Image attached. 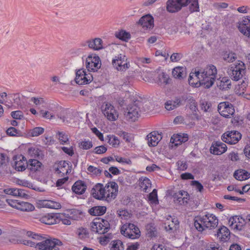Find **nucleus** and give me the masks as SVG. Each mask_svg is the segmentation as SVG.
<instances>
[{
    "mask_svg": "<svg viewBox=\"0 0 250 250\" xmlns=\"http://www.w3.org/2000/svg\"><path fill=\"white\" fill-rule=\"evenodd\" d=\"M133 99L136 100L133 96H131L130 92H127L125 93L124 97H120L117 100V102L121 107L124 108V106L127 107L129 104L133 103Z\"/></svg>",
    "mask_w": 250,
    "mask_h": 250,
    "instance_id": "473e14b6",
    "label": "nucleus"
},
{
    "mask_svg": "<svg viewBox=\"0 0 250 250\" xmlns=\"http://www.w3.org/2000/svg\"><path fill=\"white\" fill-rule=\"evenodd\" d=\"M86 67L88 72H97L101 66V60L96 54H89L86 60Z\"/></svg>",
    "mask_w": 250,
    "mask_h": 250,
    "instance_id": "1a4fd4ad",
    "label": "nucleus"
},
{
    "mask_svg": "<svg viewBox=\"0 0 250 250\" xmlns=\"http://www.w3.org/2000/svg\"><path fill=\"white\" fill-rule=\"evenodd\" d=\"M188 9L190 14L199 12L200 6L199 2H194L191 1L189 4Z\"/></svg>",
    "mask_w": 250,
    "mask_h": 250,
    "instance_id": "4d7b16f0",
    "label": "nucleus"
},
{
    "mask_svg": "<svg viewBox=\"0 0 250 250\" xmlns=\"http://www.w3.org/2000/svg\"><path fill=\"white\" fill-rule=\"evenodd\" d=\"M174 201L179 205L186 206L189 200V195L184 190H179L173 195Z\"/></svg>",
    "mask_w": 250,
    "mask_h": 250,
    "instance_id": "6ab92c4d",
    "label": "nucleus"
},
{
    "mask_svg": "<svg viewBox=\"0 0 250 250\" xmlns=\"http://www.w3.org/2000/svg\"><path fill=\"white\" fill-rule=\"evenodd\" d=\"M234 177L237 180L242 181L250 177V173H234Z\"/></svg>",
    "mask_w": 250,
    "mask_h": 250,
    "instance_id": "6e6d98bb",
    "label": "nucleus"
},
{
    "mask_svg": "<svg viewBox=\"0 0 250 250\" xmlns=\"http://www.w3.org/2000/svg\"><path fill=\"white\" fill-rule=\"evenodd\" d=\"M249 83V79L248 76H244V80H243L240 84L238 85V88H235L236 93L237 94H239V91L241 89H242V91H245L246 90V88L248 85Z\"/></svg>",
    "mask_w": 250,
    "mask_h": 250,
    "instance_id": "3c124183",
    "label": "nucleus"
},
{
    "mask_svg": "<svg viewBox=\"0 0 250 250\" xmlns=\"http://www.w3.org/2000/svg\"><path fill=\"white\" fill-rule=\"evenodd\" d=\"M29 176L32 179L43 183H46L48 181V176L46 173H30Z\"/></svg>",
    "mask_w": 250,
    "mask_h": 250,
    "instance_id": "37998d69",
    "label": "nucleus"
},
{
    "mask_svg": "<svg viewBox=\"0 0 250 250\" xmlns=\"http://www.w3.org/2000/svg\"><path fill=\"white\" fill-rule=\"evenodd\" d=\"M44 131V128L42 127H35L31 130L30 135L32 137H37L42 134Z\"/></svg>",
    "mask_w": 250,
    "mask_h": 250,
    "instance_id": "052dcab7",
    "label": "nucleus"
},
{
    "mask_svg": "<svg viewBox=\"0 0 250 250\" xmlns=\"http://www.w3.org/2000/svg\"><path fill=\"white\" fill-rule=\"evenodd\" d=\"M230 234V233L228 228L223 226L218 229L216 235L221 242H226L229 240Z\"/></svg>",
    "mask_w": 250,
    "mask_h": 250,
    "instance_id": "bb28decb",
    "label": "nucleus"
},
{
    "mask_svg": "<svg viewBox=\"0 0 250 250\" xmlns=\"http://www.w3.org/2000/svg\"><path fill=\"white\" fill-rule=\"evenodd\" d=\"M146 29H152L154 26V19L151 14H147L142 16L137 22Z\"/></svg>",
    "mask_w": 250,
    "mask_h": 250,
    "instance_id": "f3484780",
    "label": "nucleus"
},
{
    "mask_svg": "<svg viewBox=\"0 0 250 250\" xmlns=\"http://www.w3.org/2000/svg\"><path fill=\"white\" fill-rule=\"evenodd\" d=\"M183 56V54L181 53H173L170 56V61L172 62H178L182 58Z\"/></svg>",
    "mask_w": 250,
    "mask_h": 250,
    "instance_id": "774afa93",
    "label": "nucleus"
},
{
    "mask_svg": "<svg viewBox=\"0 0 250 250\" xmlns=\"http://www.w3.org/2000/svg\"><path fill=\"white\" fill-rule=\"evenodd\" d=\"M217 73V70L216 67L213 64H210L206 69H204L202 71V75L203 76H211V79L205 83L207 84V86L211 87L214 84L216 79Z\"/></svg>",
    "mask_w": 250,
    "mask_h": 250,
    "instance_id": "4468645a",
    "label": "nucleus"
},
{
    "mask_svg": "<svg viewBox=\"0 0 250 250\" xmlns=\"http://www.w3.org/2000/svg\"><path fill=\"white\" fill-rule=\"evenodd\" d=\"M40 205L43 208L53 209H59L61 208V205L60 203L51 200H40Z\"/></svg>",
    "mask_w": 250,
    "mask_h": 250,
    "instance_id": "e433bc0d",
    "label": "nucleus"
},
{
    "mask_svg": "<svg viewBox=\"0 0 250 250\" xmlns=\"http://www.w3.org/2000/svg\"><path fill=\"white\" fill-rule=\"evenodd\" d=\"M223 56V59L229 62H232L236 59V55L232 51H225Z\"/></svg>",
    "mask_w": 250,
    "mask_h": 250,
    "instance_id": "8fccbe9b",
    "label": "nucleus"
},
{
    "mask_svg": "<svg viewBox=\"0 0 250 250\" xmlns=\"http://www.w3.org/2000/svg\"><path fill=\"white\" fill-rule=\"evenodd\" d=\"M139 185L141 188L145 192L147 191L149 188L151 187V183L150 180L146 177H141L139 180Z\"/></svg>",
    "mask_w": 250,
    "mask_h": 250,
    "instance_id": "a18cd8bd",
    "label": "nucleus"
},
{
    "mask_svg": "<svg viewBox=\"0 0 250 250\" xmlns=\"http://www.w3.org/2000/svg\"><path fill=\"white\" fill-rule=\"evenodd\" d=\"M158 79L160 81H163V83L166 85L169 84L171 80L169 75L165 71L159 74Z\"/></svg>",
    "mask_w": 250,
    "mask_h": 250,
    "instance_id": "5fc2aeb1",
    "label": "nucleus"
},
{
    "mask_svg": "<svg viewBox=\"0 0 250 250\" xmlns=\"http://www.w3.org/2000/svg\"><path fill=\"white\" fill-rule=\"evenodd\" d=\"M118 185L115 182L107 183L104 187L105 199L108 201L114 199L118 192Z\"/></svg>",
    "mask_w": 250,
    "mask_h": 250,
    "instance_id": "ddd939ff",
    "label": "nucleus"
},
{
    "mask_svg": "<svg viewBox=\"0 0 250 250\" xmlns=\"http://www.w3.org/2000/svg\"><path fill=\"white\" fill-rule=\"evenodd\" d=\"M187 72L186 66H177L174 67L172 71V75L174 78L183 80L187 77Z\"/></svg>",
    "mask_w": 250,
    "mask_h": 250,
    "instance_id": "393cba45",
    "label": "nucleus"
},
{
    "mask_svg": "<svg viewBox=\"0 0 250 250\" xmlns=\"http://www.w3.org/2000/svg\"><path fill=\"white\" fill-rule=\"evenodd\" d=\"M106 208L104 206H95L88 210L89 214L93 216H101L105 213Z\"/></svg>",
    "mask_w": 250,
    "mask_h": 250,
    "instance_id": "79ce46f5",
    "label": "nucleus"
},
{
    "mask_svg": "<svg viewBox=\"0 0 250 250\" xmlns=\"http://www.w3.org/2000/svg\"><path fill=\"white\" fill-rule=\"evenodd\" d=\"M7 135L11 137H22L24 133L21 130L17 129L15 127H10L6 130Z\"/></svg>",
    "mask_w": 250,
    "mask_h": 250,
    "instance_id": "49530a36",
    "label": "nucleus"
},
{
    "mask_svg": "<svg viewBox=\"0 0 250 250\" xmlns=\"http://www.w3.org/2000/svg\"><path fill=\"white\" fill-rule=\"evenodd\" d=\"M133 103L129 104L125 110V116L126 120L131 122H135L137 120L140 115L139 112L140 108L136 103L139 102L138 100H132Z\"/></svg>",
    "mask_w": 250,
    "mask_h": 250,
    "instance_id": "6e6552de",
    "label": "nucleus"
},
{
    "mask_svg": "<svg viewBox=\"0 0 250 250\" xmlns=\"http://www.w3.org/2000/svg\"><path fill=\"white\" fill-rule=\"evenodd\" d=\"M101 109L104 115L107 117L108 120L115 121L116 117L115 113L116 110L112 104L107 102H104L101 106Z\"/></svg>",
    "mask_w": 250,
    "mask_h": 250,
    "instance_id": "dca6fc26",
    "label": "nucleus"
},
{
    "mask_svg": "<svg viewBox=\"0 0 250 250\" xmlns=\"http://www.w3.org/2000/svg\"><path fill=\"white\" fill-rule=\"evenodd\" d=\"M9 162V158L4 153H0V172H12L10 167H8L7 163Z\"/></svg>",
    "mask_w": 250,
    "mask_h": 250,
    "instance_id": "4c0bfd02",
    "label": "nucleus"
},
{
    "mask_svg": "<svg viewBox=\"0 0 250 250\" xmlns=\"http://www.w3.org/2000/svg\"><path fill=\"white\" fill-rule=\"evenodd\" d=\"M212 104L210 102L204 101H202L200 104L201 108L205 112L209 111V110L211 108Z\"/></svg>",
    "mask_w": 250,
    "mask_h": 250,
    "instance_id": "69168bd1",
    "label": "nucleus"
},
{
    "mask_svg": "<svg viewBox=\"0 0 250 250\" xmlns=\"http://www.w3.org/2000/svg\"><path fill=\"white\" fill-rule=\"evenodd\" d=\"M72 167L71 162L68 161H59L55 163L53 166L55 170V172H62L61 170H66L65 172H71Z\"/></svg>",
    "mask_w": 250,
    "mask_h": 250,
    "instance_id": "b1692460",
    "label": "nucleus"
},
{
    "mask_svg": "<svg viewBox=\"0 0 250 250\" xmlns=\"http://www.w3.org/2000/svg\"><path fill=\"white\" fill-rule=\"evenodd\" d=\"M188 103L189 108L192 112L194 119L197 121L200 120L201 116L197 113L198 111V104L192 96H189Z\"/></svg>",
    "mask_w": 250,
    "mask_h": 250,
    "instance_id": "2f4dec72",
    "label": "nucleus"
},
{
    "mask_svg": "<svg viewBox=\"0 0 250 250\" xmlns=\"http://www.w3.org/2000/svg\"><path fill=\"white\" fill-rule=\"evenodd\" d=\"M181 105V102L179 96L175 97L174 100H168L165 104V108L168 111L172 110Z\"/></svg>",
    "mask_w": 250,
    "mask_h": 250,
    "instance_id": "f704fd0d",
    "label": "nucleus"
},
{
    "mask_svg": "<svg viewBox=\"0 0 250 250\" xmlns=\"http://www.w3.org/2000/svg\"><path fill=\"white\" fill-rule=\"evenodd\" d=\"M112 249L113 250H124V245L121 240H116L112 241Z\"/></svg>",
    "mask_w": 250,
    "mask_h": 250,
    "instance_id": "680f3d73",
    "label": "nucleus"
},
{
    "mask_svg": "<svg viewBox=\"0 0 250 250\" xmlns=\"http://www.w3.org/2000/svg\"><path fill=\"white\" fill-rule=\"evenodd\" d=\"M11 116L15 120H21L23 118V113L21 110L13 111L11 112Z\"/></svg>",
    "mask_w": 250,
    "mask_h": 250,
    "instance_id": "338daca9",
    "label": "nucleus"
},
{
    "mask_svg": "<svg viewBox=\"0 0 250 250\" xmlns=\"http://www.w3.org/2000/svg\"><path fill=\"white\" fill-rule=\"evenodd\" d=\"M91 194L96 199H105L104 187L101 184H96L91 189Z\"/></svg>",
    "mask_w": 250,
    "mask_h": 250,
    "instance_id": "4be33fe9",
    "label": "nucleus"
},
{
    "mask_svg": "<svg viewBox=\"0 0 250 250\" xmlns=\"http://www.w3.org/2000/svg\"><path fill=\"white\" fill-rule=\"evenodd\" d=\"M154 134H153L152 132H151L147 135L148 145L149 146H155L158 145L159 142V140L158 137L156 136V133L154 132Z\"/></svg>",
    "mask_w": 250,
    "mask_h": 250,
    "instance_id": "de8ad7c7",
    "label": "nucleus"
},
{
    "mask_svg": "<svg viewBox=\"0 0 250 250\" xmlns=\"http://www.w3.org/2000/svg\"><path fill=\"white\" fill-rule=\"evenodd\" d=\"M121 233L125 237L131 239H137L141 236L139 229L133 224H124L121 228Z\"/></svg>",
    "mask_w": 250,
    "mask_h": 250,
    "instance_id": "39448f33",
    "label": "nucleus"
},
{
    "mask_svg": "<svg viewBox=\"0 0 250 250\" xmlns=\"http://www.w3.org/2000/svg\"><path fill=\"white\" fill-rule=\"evenodd\" d=\"M228 147L227 145L220 141H214L212 142L209 148L211 154L216 155H220L226 152Z\"/></svg>",
    "mask_w": 250,
    "mask_h": 250,
    "instance_id": "2eb2a0df",
    "label": "nucleus"
},
{
    "mask_svg": "<svg viewBox=\"0 0 250 250\" xmlns=\"http://www.w3.org/2000/svg\"><path fill=\"white\" fill-rule=\"evenodd\" d=\"M244 222V219L242 217L234 216L229 219V224L233 229L241 230Z\"/></svg>",
    "mask_w": 250,
    "mask_h": 250,
    "instance_id": "c85d7f7f",
    "label": "nucleus"
},
{
    "mask_svg": "<svg viewBox=\"0 0 250 250\" xmlns=\"http://www.w3.org/2000/svg\"><path fill=\"white\" fill-rule=\"evenodd\" d=\"M10 180L14 184L22 186L24 187H27L29 188H32L33 189H34L35 190H39L41 191L40 190V188H38L34 186V185L28 181V180H25V179H20L19 178H16V177H11Z\"/></svg>",
    "mask_w": 250,
    "mask_h": 250,
    "instance_id": "c756f323",
    "label": "nucleus"
},
{
    "mask_svg": "<svg viewBox=\"0 0 250 250\" xmlns=\"http://www.w3.org/2000/svg\"><path fill=\"white\" fill-rule=\"evenodd\" d=\"M200 78H202V79L200 80V81H198V84L196 83L194 84L195 87H199L201 86H203L205 88L208 89L210 87H208L206 86L207 84L206 82L207 81H209L210 79H211V76H203V75H201V77Z\"/></svg>",
    "mask_w": 250,
    "mask_h": 250,
    "instance_id": "864d4df0",
    "label": "nucleus"
},
{
    "mask_svg": "<svg viewBox=\"0 0 250 250\" xmlns=\"http://www.w3.org/2000/svg\"><path fill=\"white\" fill-rule=\"evenodd\" d=\"M237 27L240 32L250 38V25L247 26L249 23L248 21L246 19V17H244V19H243L242 21H239Z\"/></svg>",
    "mask_w": 250,
    "mask_h": 250,
    "instance_id": "7c9ffc66",
    "label": "nucleus"
},
{
    "mask_svg": "<svg viewBox=\"0 0 250 250\" xmlns=\"http://www.w3.org/2000/svg\"><path fill=\"white\" fill-rule=\"evenodd\" d=\"M148 199L151 203L157 204L158 203L156 189H154L149 194Z\"/></svg>",
    "mask_w": 250,
    "mask_h": 250,
    "instance_id": "e2e57ef3",
    "label": "nucleus"
},
{
    "mask_svg": "<svg viewBox=\"0 0 250 250\" xmlns=\"http://www.w3.org/2000/svg\"><path fill=\"white\" fill-rule=\"evenodd\" d=\"M218 111L222 116L226 118H230V116L234 115L235 113L233 105L228 101L220 103L218 105Z\"/></svg>",
    "mask_w": 250,
    "mask_h": 250,
    "instance_id": "f8f14e48",
    "label": "nucleus"
},
{
    "mask_svg": "<svg viewBox=\"0 0 250 250\" xmlns=\"http://www.w3.org/2000/svg\"><path fill=\"white\" fill-rule=\"evenodd\" d=\"M34 209L35 207L32 204L28 202L20 201L18 210L22 211H31L34 210Z\"/></svg>",
    "mask_w": 250,
    "mask_h": 250,
    "instance_id": "c03bdc74",
    "label": "nucleus"
},
{
    "mask_svg": "<svg viewBox=\"0 0 250 250\" xmlns=\"http://www.w3.org/2000/svg\"><path fill=\"white\" fill-rule=\"evenodd\" d=\"M57 135L59 137V140L61 145H64L69 143V138L65 132L59 131L57 132Z\"/></svg>",
    "mask_w": 250,
    "mask_h": 250,
    "instance_id": "603ef678",
    "label": "nucleus"
},
{
    "mask_svg": "<svg viewBox=\"0 0 250 250\" xmlns=\"http://www.w3.org/2000/svg\"><path fill=\"white\" fill-rule=\"evenodd\" d=\"M60 213H48L40 218V221L46 225H53L58 223L61 219Z\"/></svg>",
    "mask_w": 250,
    "mask_h": 250,
    "instance_id": "412c9836",
    "label": "nucleus"
},
{
    "mask_svg": "<svg viewBox=\"0 0 250 250\" xmlns=\"http://www.w3.org/2000/svg\"><path fill=\"white\" fill-rule=\"evenodd\" d=\"M107 143L113 147H117L120 145V140L118 138L114 135H108L107 136Z\"/></svg>",
    "mask_w": 250,
    "mask_h": 250,
    "instance_id": "09e8293b",
    "label": "nucleus"
},
{
    "mask_svg": "<svg viewBox=\"0 0 250 250\" xmlns=\"http://www.w3.org/2000/svg\"><path fill=\"white\" fill-rule=\"evenodd\" d=\"M42 163L37 159H30L28 160L26 165V168L30 170V172H37L41 167Z\"/></svg>",
    "mask_w": 250,
    "mask_h": 250,
    "instance_id": "c9c22d12",
    "label": "nucleus"
},
{
    "mask_svg": "<svg viewBox=\"0 0 250 250\" xmlns=\"http://www.w3.org/2000/svg\"><path fill=\"white\" fill-rule=\"evenodd\" d=\"M230 70L232 72L231 79L236 82L244 77L246 72L245 64L241 61L232 64Z\"/></svg>",
    "mask_w": 250,
    "mask_h": 250,
    "instance_id": "0eeeda50",
    "label": "nucleus"
},
{
    "mask_svg": "<svg viewBox=\"0 0 250 250\" xmlns=\"http://www.w3.org/2000/svg\"><path fill=\"white\" fill-rule=\"evenodd\" d=\"M188 165L189 167L192 168L191 172H200L199 169L202 166V163L201 161L191 162V163L188 164Z\"/></svg>",
    "mask_w": 250,
    "mask_h": 250,
    "instance_id": "bf43d9fd",
    "label": "nucleus"
},
{
    "mask_svg": "<svg viewBox=\"0 0 250 250\" xmlns=\"http://www.w3.org/2000/svg\"><path fill=\"white\" fill-rule=\"evenodd\" d=\"M201 75H202V71L199 68H193L189 74L188 82L190 85L193 87H195V84H198V81H200L202 78Z\"/></svg>",
    "mask_w": 250,
    "mask_h": 250,
    "instance_id": "aec40b11",
    "label": "nucleus"
},
{
    "mask_svg": "<svg viewBox=\"0 0 250 250\" xmlns=\"http://www.w3.org/2000/svg\"><path fill=\"white\" fill-rule=\"evenodd\" d=\"M188 139V135L187 133H180L172 136L170 138V142L174 144L175 146H178L187 142Z\"/></svg>",
    "mask_w": 250,
    "mask_h": 250,
    "instance_id": "a878e982",
    "label": "nucleus"
},
{
    "mask_svg": "<svg viewBox=\"0 0 250 250\" xmlns=\"http://www.w3.org/2000/svg\"><path fill=\"white\" fill-rule=\"evenodd\" d=\"M242 135L238 131L231 130L225 132L221 136L222 140L229 145L236 144L242 138Z\"/></svg>",
    "mask_w": 250,
    "mask_h": 250,
    "instance_id": "9b49d317",
    "label": "nucleus"
},
{
    "mask_svg": "<svg viewBox=\"0 0 250 250\" xmlns=\"http://www.w3.org/2000/svg\"><path fill=\"white\" fill-rule=\"evenodd\" d=\"M91 230L100 234L107 232L110 229L109 222L105 219L98 218L94 220L91 224Z\"/></svg>",
    "mask_w": 250,
    "mask_h": 250,
    "instance_id": "20e7f679",
    "label": "nucleus"
},
{
    "mask_svg": "<svg viewBox=\"0 0 250 250\" xmlns=\"http://www.w3.org/2000/svg\"><path fill=\"white\" fill-rule=\"evenodd\" d=\"M87 44L89 48L94 50H100L104 48L103 46V41L101 38H96L92 40H87L84 43H82V46H84Z\"/></svg>",
    "mask_w": 250,
    "mask_h": 250,
    "instance_id": "5701e85b",
    "label": "nucleus"
},
{
    "mask_svg": "<svg viewBox=\"0 0 250 250\" xmlns=\"http://www.w3.org/2000/svg\"><path fill=\"white\" fill-rule=\"evenodd\" d=\"M112 64L115 69L121 72L125 71L130 66L127 57L121 53L113 58Z\"/></svg>",
    "mask_w": 250,
    "mask_h": 250,
    "instance_id": "7ed1b4c3",
    "label": "nucleus"
},
{
    "mask_svg": "<svg viewBox=\"0 0 250 250\" xmlns=\"http://www.w3.org/2000/svg\"><path fill=\"white\" fill-rule=\"evenodd\" d=\"M86 189V186L82 181H76L72 187V191L76 194H83Z\"/></svg>",
    "mask_w": 250,
    "mask_h": 250,
    "instance_id": "72a5a7b5",
    "label": "nucleus"
},
{
    "mask_svg": "<svg viewBox=\"0 0 250 250\" xmlns=\"http://www.w3.org/2000/svg\"><path fill=\"white\" fill-rule=\"evenodd\" d=\"M26 236L35 240H41L36 244V248L40 250H59L57 246H62V242L57 239H44L42 236L27 231Z\"/></svg>",
    "mask_w": 250,
    "mask_h": 250,
    "instance_id": "f03ea898",
    "label": "nucleus"
},
{
    "mask_svg": "<svg viewBox=\"0 0 250 250\" xmlns=\"http://www.w3.org/2000/svg\"><path fill=\"white\" fill-rule=\"evenodd\" d=\"M115 36L117 39L125 42H127L131 38L130 33L124 29L116 31Z\"/></svg>",
    "mask_w": 250,
    "mask_h": 250,
    "instance_id": "ea45409f",
    "label": "nucleus"
},
{
    "mask_svg": "<svg viewBox=\"0 0 250 250\" xmlns=\"http://www.w3.org/2000/svg\"><path fill=\"white\" fill-rule=\"evenodd\" d=\"M87 73L84 68H81L76 71L75 83L79 85L89 84L93 81V76Z\"/></svg>",
    "mask_w": 250,
    "mask_h": 250,
    "instance_id": "9d476101",
    "label": "nucleus"
},
{
    "mask_svg": "<svg viewBox=\"0 0 250 250\" xmlns=\"http://www.w3.org/2000/svg\"><path fill=\"white\" fill-rule=\"evenodd\" d=\"M216 82L217 87L222 91L227 90L231 87V83L229 77H220L217 79Z\"/></svg>",
    "mask_w": 250,
    "mask_h": 250,
    "instance_id": "cd10ccee",
    "label": "nucleus"
},
{
    "mask_svg": "<svg viewBox=\"0 0 250 250\" xmlns=\"http://www.w3.org/2000/svg\"><path fill=\"white\" fill-rule=\"evenodd\" d=\"M178 169L180 171L186 170L188 167L187 161L179 160L176 163Z\"/></svg>",
    "mask_w": 250,
    "mask_h": 250,
    "instance_id": "0e129e2a",
    "label": "nucleus"
},
{
    "mask_svg": "<svg viewBox=\"0 0 250 250\" xmlns=\"http://www.w3.org/2000/svg\"><path fill=\"white\" fill-rule=\"evenodd\" d=\"M28 152L31 157L39 159H43L44 157L43 152L38 147H30L28 148Z\"/></svg>",
    "mask_w": 250,
    "mask_h": 250,
    "instance_id": "58836bf2",
    "label": "nucleus"
},
{
    "mask_svg": "<svg viewBox=\"0 0 250 250\" xmlns=\"http://www.w3.org/2000/svg\"><path fill=\"white\" fill-rule=\"evenodd\" d=\"M13 159L14 161L19 160V161H15L14 165L13 166V167L16 171L22 172L26 169V165L28 161L27 160L24 155L22 154L20 155H16L13 156Z\"/></svg>",
    "mask_w": 250,
    "mask_h": 250,
    "instance_id": "a211bd4d",
    "label": "nucleus"
},
{
    "mask_svg": "<svg viewBox=\"0 0 250 250\" xmlns=\"http://www.w3.org/2000/svg\"><path fill=\"white\" fill-rule=\"evenodd\" d=\"M165 224L166 230L167 231L171 232L173 230L176 229L179 222L176 218H171V220L168 219Z\"/></svg>",
    "mask_w": 250,
    "mask_h": 250,
    "instance_id": "a19ab883",
    "label": "nucleus"
},
{
    "mask_svg": "<svg viewBox=\"0 0 250 250\" xmlns=\"http://www.w3.org/2000/svg\"><path fill=\"white\" fill-rule=\"evenodd\" d=\"M192 0H167L166 9L170 13H177L188 6Z\"/></svg>",
    "mask_w": 250,
    "mask_h": 250,
    "instance_id": "423d86ee",
    "label": "nucleus"
},
{
    "mask_svg": "<svg viewBox=\"0 0 250 250\" xmlns=\"http://www.w3.org/2000/svg\"><path fill=\"white\" fill-rule=\"evenodd\" d=\"M218 219L213 213L206 212L205 214L197 216L194 219V225L196 229L199 232L206 229H214L218 225Z\"/></svg>",
    "mask_w": 250,
    "mask_h": 250,
    "instance_id": "f257e3e1",
    "label": "nucleus"
},
{
    "mask_svg": "<svg viewBox=\"0 0 250 250\" xmlns=\"http://www.w3.org/2000/svg\"><path fill=\"white\" fill-rule=\"evenodd\" d=\"M118 216L122 219L127 220L131 216V214L126 210L121 209L117 211Z\"/></svg>",
    "mask_w": 250,
    "mask_h": 250,
    "instance_id": "13d9d810",
    "label": "nucleus"
}]
</instances>
